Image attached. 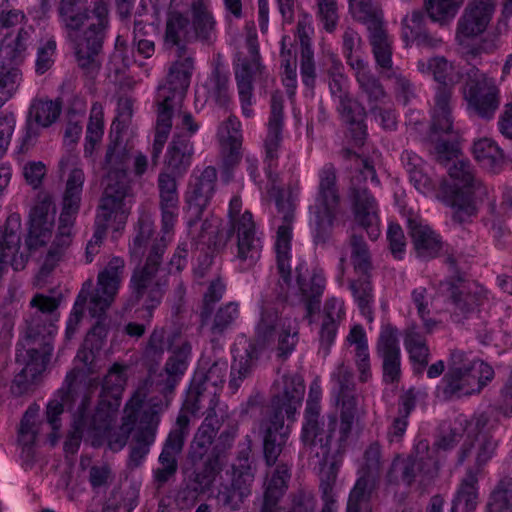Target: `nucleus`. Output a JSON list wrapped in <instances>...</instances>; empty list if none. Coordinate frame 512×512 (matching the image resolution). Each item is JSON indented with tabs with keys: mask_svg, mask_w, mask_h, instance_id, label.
I'll list each match as a JSON object with an SVG mask.
<instances>
[{
	"mask_svg": "<svg viewBox=\"0 0 512 512\" xmlns=\"http://www.w3.org/2000/svg\"><path fill=\"white\" fill-rule=\"evenodd\" d=\"M404 345L409 354V359L416 365L415 371L417 373L423 372L428 365L430 351L426 338L415 325L406 329Z\"/></svg>",
	"mask_w": 512,
	"mask_h": 512,
	"instance_id": "6e6d98bb",
	"label": "nucleus"
},
{
	"mask_svg": "<svg viewBox=\"0 0 512 512\" xmlns=\"http://www.w3.org/2000/svg\"><path fill=\"white\" fill-rule=\"evenodd\" d=\"M237 433L238 425L226 411L211 409L205 416L188 451V460L200 480L215 482L227 465Z\"/></svg>",
	"mask_w": 512,
	"mask_h": 512,
	"instance_id": "7ed1b4c3",
	"label": "nucleus"
},
{
	"mask_svg": "<svg viewBox=\"0 0 512 512\" xmlns=\"http://www.w3.org/2000/svg\"><path fill=\"white\" fill-rule=\"evenodd\" d=\"M270 415L284 416L294 420L297 409L301 406L305 385L298 374H283L278 377L271 389Z\"/></svg>",
	"mask_w": 512,
	"mask_h": 512,
	"instance_id": "dca6fc26",
	"label": "nucleus"
},
{
	"mask_svg": "<svg viewBox=\"0 0 512 512\" xmlns=\"http://www.w3.org/2000/svg\"><path fill=\"white\" fill-rule=\"evenodd\" d=\"M194 55L192 50L183 48L175 52L176 59L169 68L165 83L158 87L157 92L165 90L166 95L183 102L195 68Z\"/></svg>",
	"mask_w": 512,
	"mask_h": 512,
	"instance_id": "5701e85b",
	"label": "nucleus"
},
{
	"mask_svg": "<svg viewBox=\"0 0 512 512\" xmlns=\"http://www.w3.org/2000/svg\"><path fill=\"white\" fill-rule=\"evenodd\" d=\"M435 463L429 460L425 462L423 458H399L396 457L386 474V480L389 484H398L400 481L407 486H411L418 474H430Z\"/></svg>",
	"mask_w": 512,
	"mask_h": 512,
	"instance_id": "49530a36",
	"label": "nucleus"
},
{
	"mask_svg": "<svg viewBox=\"0 0 512 512\" xmlns=\"http://www.w3.org/2000/svg\"><path fill=\"white\" fill-rule=\"evenodd\" d=\"M6 55V52L0 55V109L14 97L23 80L22 63H16Z\"/></svg>",
	"mask_w": 512,
	"mask_h": 512,
	"instance_id": "09e8293b",
	"label": "nucleus"
},
{
	"mask_svg": "<svg viewBox=\"0 0 512 512\" xmlns=\"http://www.w3.org/2000/svg\"><path fill=\"white\" fill-rule=\"evenodd\" d=\"M375 352L382 362L383 381L386 384L398 383L401 378V350L397 328L390 324L382 326Z\"/></svg>",
	"mask_w": 512,
	"mask_h": 512,
	"instance_id": "4be33fe9",
	"label": "nucleus"
},
{
	"mask_svg": "<svg viewBox=\"0 0 512 512\" xmlns=\"http://www.w3.org/2000/svg\"><path fill=\"white\" fill-rule=\"evenodd\" d=\"M408 230L418 257L430 260L439 256L444 243L441 236L429 225L419 219L410 218Z\"/></svg>",
	"mask_w": 512,
	"mask_h": 512,
	"instance_id": "a19ab883",
	"label": "nucleus"
},
{
	"mask_svg": "<svg viewBox=\"0 0 512 512\" xmlns=\"http://www.w3.org/2000/svg\"><path fill=\"white\" fill-rule=\"evenodd\" d=\"M284 129V97L280 91H275L271 95L270 113L267 122V135L264 140L265 163L269 172L276 167L278 160V150L283 139Z\"/></svg>",
	"mask_w": 512,
	"mask_h": 512,
	"instance_id": "c85d7f7f",
	"label": "nucleus"
},
{
	"mask_svg": "<svg viewBox=\"0 0 512 512\" xmlns=\"http://www.w3.org/2000/svg\"><path fill=\"white\" fill-rule=\"evenodd\" d=\"M296 283L300 302L304 304L305 318L312 321V316L319 310L325 290L326 279L321 270H308L303 264L296 267Z\"/></svg>",
	"mask_w": 512,
	"mask_h": 512,
	"instance_id": "cd10ccee",
	"label": "nucleus"
},
{
	"mask_svg": "<svg viewBox=\"0 0 512 512\" xmlns=\"http://www.w3.org/2000/svg\"><path fill=\"white\" fill-rule=\"evenodd\" d=\"M369 32V42L377 65L381 69V73L385 76L393 70L392 62V40L388 35L385 26L376 28Z\"/></svg>",
	"mask_w": 512,
	"mask_h": 512,
	"instance_id": "5fc2aeb1",
	"label": "nucleus"
},
{
	"mask_svg": "<svg viewBox=\"0 0 512 512\" xmlns=\"http://www.w3.org/2000/svg\"><path fill=\"white\" fill-rule=\"evenodd\" d=\"M380 480L372 477L358 475L351 489L347 501V512H361L370 507V502L379 488Z\"/></svg>",
	"mask_w": 512,
	"mask_h": 512,
	"instance_id": "603ef678",
	"label": "nucleus"
},
{
	"mask_svg": "<svg viewBox=\"0 0 512 512\" xmlns=\"http://www.w3.org/2000/svg\"><path fill=\"white\" fill-rule=\"evenodd\" d=\"M171 240L156 237L148 247L145 261L134 268L130 281V296L125 310L141 305L144 319L150 321L154 310L161 304L168 287V275L163 268V258Z\"/></svg>",
	"mask_w": 512,
	"mask_h": 512,
	"instance_id": "39448f33",
	"label": "nucleus"
},
{
	"mask_svg": "<svg viewBox=\"0 0 512 512\" xmlns=\"http://www.w3.org/2000/svg\"><path fill=\"white\" fill-rule=\"evenodd\" d=\"M478 477L469 473L462 478L452 502V512L459 507H462L465 512L476 510L479 500Z\"/></svg>",
	"mask_w": 512,
	"mask_h": 512,
	"instance_id": "bf43d9fd",
	"label": "nucleus"
},
{
	"mask_svg": "<svg viewBox=\"0 0 512 512\" xmlns=\"http://www.w3.org/2000/svg\"><path fill=\"white\" fill-rule=\"evenodd\" d=\"M126 366L118 363L108 370L102 382L99 402L95 413H104L108 424L111 423V414L115 412L121 403L122 394L126 385Z\"/></svg>",
	"mask_w": 512,
	"mask_h": 512,
	"instance_id": "473e14b6",
	"label": "nucleus"
},
{
	"mask_svg": "<svg viewBox=\"0 0 512 512\" xmlns=\"http://www.w3.org/2000/svg\"><path fill=\"white\" fill-rule=\"evenodd\" d=\"M246 45L248 55L238 56V63L235 65L234 73L243 115L250 118L254 113L252 108L253 81L262 78L266 68L261 63L257 37L249 35Z\"/></svg>",
	"mask_w": 512,
	"mask_h": 512,
	"instance_id": "4468645a",
	"label": "nucleus"
},
{
	"mask_svg": "<svg viewBox=\"0 0 512 512\" xmlns=\"http://www.w3.org/2000/svg\"><path fill=\"white\" fill-rule=\"evenodd\" d=\"M492 0H473L469 2L457 22L456 40L460 45L482 35L494 14Z\"/></svg>",
	"mask_w": 512,
	"mask_h": 512,
	"instance_id": "6ab92c4d",
	"label": "nucleus"
},
{
	"mask_svg": "<svg viewBox=\"0 0 512 512\" xmlns=\"http://www.w3.org/2000/svg\"><path fill=\"white\" fill-rule=\"evenodd\" d=\"M217 180V171L214 167H206L200 176L196 177L194 182L189 185L187 201L190 210L196 217H200L215 192Z\"/></svg>",
	"mask_w": 512,
	"mask_h": 512,
	"instance_id": "37998d69",
	"label": "nucleus"
},
{
	"mask_svg": "<svg viewBox=\"0 0 512 512\" xmlns=\"http://www.w3.org/2000/svg\"><path fill=\"white\" fill-rule=\"evenodd\" d=\"M77 378L78 372L76 370H71L67 373L64 386L58 391V397L60 399H53L47 404L46 419L51 428L49 437L52 445H54L59 438L58 431L61 427L60 416L64 412V407L71 406L78 397V390L81 384L77 382Z\"/></svg>",
	"mask_w": 512,
	"mask_h": 512,
	"instance_id": "72a5a7b5",
	"label": "nucleus"
},
{
	"mask_svg": "<svg viewBox=\"0 0 512 512\" xmlns=\"http://www.w3.org/2000/svg\"><path fill=\"white\" fill-rule=\"evenodd\" d=\"M124 269V259L112 257L105 268L98 273L95 287L92 280H87L83 284L67 322L66 338L70 339L74 335L84 309L88 310L91 317L106 322V311L115 301L123 280Z\"/></svg>",
	"mask_w": 512,
	"mask_h": 512,
	"instance_id": "423d86ee",
	"label": "nucleus"
},
{
	"mask_svg": "<svg viewBox=\"0 0 512 512\" xmlns=\"http://www.w3.org/2000/svg\"><path fill=\"white\" fill-rule=\"evenodd\" d=\"M240 315L239 304L228 302L215 308L199 310L200 327L206 329L213 339L223 337L236 323Z\"/></svg>",
	"mask_w": 512,
	"mask_h": 512,
	"instance_id": "58836bf2",
	"label": "nucleus"
},
{
	"mask_svg": "<svg viewBox=\"0 0 512 512\" xmlns=\"http://www.w3.org/2000/svg\"><path fill=\"white\" fill-rule=\"evenodd\" d=\"M218 398L216 391L205 386V383L199 382L197 377L192 379L187 396L184 402V409L191 414L198 413L207 406L206 415L213 410H217Z\"/></svg>",
	"mask_w": 512,
	"mask_h": 512,
	"instance_id": "864d4df0",
	"label": "nucleus"
},
{
	"mask_svg": "<svg viewBox=\"0 0 512 512\" xmlns=\"http://www.w3.org/2000/svg\"><path fill=\"white\" fill-rule=\"evenodd\" d=\"M193 154L194 147L190 137L175 135L168 146L165 165L174 176H182L191 166Z\"/></svg>",
	"mask_w": 512,
	"mask_h": 512,
	"instance_id": "de8ad7c7",
	"label": "nucleus"
},
{
	"mask_svg": "<svg viewBox=\"0 0 512 512\" xmlns=\"http://www.w3.org/2000/svg\"><path fill=\"white\" fill-rule=\"evenodd\" d=\"M349 11L355 20L367 27L368 31L384 26L382 11L372 0H349Z\"/></svg>",
	"mask_w": 512,
	"mask_h": 512,
	"instance_id": "e2e57ef3",
	"label": "nucleus"
},
{
	"mask_svg": "<svg viewBox=\"0 0 512 512\" xmlns=\"http://www.w3.org/2000/svg\"><path fill=\"white\" fill-rule=\"evenodd\" d=\"M275 204L278 212L282 214L283 220V223L278 227L275 242L279 280L273 296H265L262 299L260 317L255 325L254 334L248 342V347L260 353H263L272 345L277 335L280 316L278 309L273 305V301L286 302L291 284V224L294 220V207L288 199H284L282 192L277 194Z\"/></svg>",
	"mask_w": 512,
	"mask_h": 512,
	"instance_id": "f03ea898",
	"label": "nucleus"
},
{
	"mask_svg": "<svg viewBox=\"0 0 512 512\" xmlns=\"http://www.w3.org/2000/svg\"><path fill=\"white\" fill-rule=\"evenodd\" d=\"M34 32V28L28 25L21 27L14 39L5 37L0 44V55L6 52L7 58L16 61V63H22L25 57V51Z\"/></svg>",
	"mask_w": 512,
	"mask_h": 512,
	"instance_id": "338daca9",
	"label": "nucleus"
},
{
	"mask_svg": "<svg viewBox=\"0 0 512 512\" xmlns=\"http://www.w3.org/2000/svg\"><path fill=\"white\" fill-rule=\"evenodd\" d=\"M253 481L254 474L249 466L235 469L231 484L221 486L217 493L218 504L233 511L239 510L251 494Z\"/></svg>",
	"mask_w": 512,
	"mask_h": 512,
	"instance_id": "4c0bfd02",
	"label": "nucleus"
},
{
	"mask_svg": "<svg viewBox=\"0 0 512 512\" xmlns=\"http://www.w3.org/2000/svg\"><path fill=\"white\" fill-rule=\"evenodd\" d=\"M370 277V273L359 274L357 279L349 281V289L354 300L356 301L361 313L366 317L371 316V306L374 302L373 286Z\"/></svg>",
	"mask_w": 512,
	"mask_h": 512,
	"instance_id": "774afa93",
	"label": "nucleus"
},
{
	"mask_svg": "<svg viewBox=\"0 0 512 512\" xmlns=\"http://www.w3.org/2000/svg\"><path fill=\"white\" fill-rule=\"evenodd\" d=\"M259 433L262 438L263 458L267 466L280 462L290 435L289 426L284 425V416L269 415L260 422Z\"/></svg>",
	"mask_w": 512,
	"mask_h": 512,
	"instance_id": "393cba45",
	"label": "nucleus"
},
{
	"mask_svg": "<svg viewBox=\"0 0 512 512\" xmlns=\"http://www.w3.org/2000/svg\"><path fill=\"white\" fill-rule=\"evenodd\" d=\"M85 2L61 0L58 13L78 68L94 77L102 66L103 46L110 26L109 8L106 0H91L82 10Z\"/></svg>",
	"mask_w": 512,
	"mask_h": 512,
	"instance_id": "f257e3e1",
	"label": "nucleus"
},
{
	"mask_svg": "<svg viewBox=\"0 0 512 512\" xmlns=\"http://www.w3.org/2000/svg\"><path fill=\"white\" fill-rule=\"evenodd\" d=\"M452 97L445 87L435 92L429 137L458 136L453 124Z\"/></svg>",
	"mask_w": 512,
	"mask_h": 512,
	"instance_id": "a18cd8bd",
	"label": "nucleus"
},
{
	"mask_svg": "<svg viewBox=\"0 0 512 512\" xmlns=\"http://www.w3.org/2000/svg\"><path fill=\"white\" fill-rule=\"evenodd\" d=\"M61 111L60 101L50 99L33 100L28 110L23 146L33 145L43 129L50 127L57 121Z\"/></svg>",
	"mask_w": 512,
	"mask_h": 512,
	"instance_id": "b1692460",
	"label": "nucleus"
},
{
	"mask_svg": "<svg viewBox=\"0 0 512 512\" xmlns=\"http://www.w3.org/2000/svg\"><path fill=\"white\" fill-rule=\"evenodd\" d=\"M54 332L55 328L51 323L42 325L36 318L28 322L27 339L33 346L27 350L28 361L25 366L33 374L40 375L45 371L53 351L52 339Z\"/></svg>",
	"mask_w": 512,
	"mask_h": 512,
	"instance_id": "aec40b11",
	"label": "nucleus"
},
{
	"mask_svg": "<svg viewBox=\"0 0 512 512\" xmlns=\"http://www.w3.org/2000/svg\"><path fill=\"white\" fill-rule=\"evenodd\" d=\"M494 376V369L489 364L471 359L463 351L454 350L448 371L442 379V397L444 400H454L478 394Z\"/></svg>",
	"mask_w": 512,
	"mask_h": 512,
	"instance_id": "6e6552de",
	"label": "nucleus"
},
{
	"mask_svg": "<svg viewBox=\"0 0 512 512\" xmlns=\"http://www.w3.org/2000/svg\"><path fill=\"white\" fill-rule=\"evenodd\" d=\"M81 194L69 191L64 192L58 232L47 253L43 269L51 271L70 246L72 242V228L80 209Z\"/></svg>",
	"mask_w": 512,
	"mask_h": 512,
	"instance_id": "2eb2a0df",
	"label": "nucleus"
},
{
	"mask_svg": "<svg viewBox=\"0 0 512 512\" xmlns=\"http://www.w3.org/2000/svg\"><path fill=\"white\" fill-rule=\"evenodd\" d=\"M463 98L469 110L487 120L493 118L500 104L499 89L494 80L476 67H471L466 73Z\"/></svg>",
	"mask_w": 512,
	"mask_h": 512,
	"instance_id": "ddd939ff",
	"label": "nucleus"
},
{
	"mask_svg": "<svg viewBox=\"0 0 512 512\" xmlns=\"http://www.w3.org/2000/svg\"><path fill=\"white\" fill-rule=\"evenodd\" d=\"M352 69L355 71L361 92L367 97L369 108L383 104L387 94L379 79L368 68L367 63L356 61L352 64Z\"/></svg>",
	"mask_w": 512,
	"mask_h": 512,
	"instance_id": "8fccbe9b",
	"label": "nucleus"
},
{
	"mask_svg": "<svg viewBox=\"0 0 512 512\" xmlns=\"http://www.w3.org/2000/svg\"><path fill=\"white\" fill-rule=\"evenodd\" d=\"M155 103L157 106V120L155 128V136L151 151V166L155 167L159 163V158L168 139L172 128V116L176 106L182 101L175 100L165 94V90L157 92Z\"/></svg>",
	"mask_w": 512,
	"mask_h": 512,
	"instance_id": "f704fd0d",
	"label": "nucleus"
},
{
	"mask_svg": "<svg viewBox=\"0 0 512 512\" xmlns=\"http://www.w3.org/2000/svg\"><path fill=\"white\" fill-rule=\"evenodd\" d=\"M153 382L142 381L124 407L121 431L132 433L128 467L138 468L150 452L155 442L161 414L167 410L165 399H146Z\"/></svg>",
	"mask_w": 512,
	"mask_h": 512,
	"instance_id": "20e7f679",
	"label": "nucleus"
},
{
	"mask_svg": "<svg viewBox=\"0 0 512 512\" xmlns=\"http://www.w3.org/2000/svg\"><path fill=\"white\" fill-rule=\"evenodd\" d=\"M473 154L482 166L494 172H498L504 163L503 151L489 138H482L474 142Z\"/></svg>",
	"mask_w": 512,
	"mask_h": 512,
	"instance_id": "0e129e2a",
	"label": "nucleus"
},
{
	"mask_svg": "<svg viewBox=\"0 0 512 512\" xmlns=\"http://www.w3.org/2000/svg\"><path fill=\"white\" fill-rule=\"evenodd\" d=\"M331 397L340 411L338 448L344 449L352 433L358 413V395L354 374L344 363L339 364L331 374Z\"/></svg>",
	"mask_w": 512,
	"mask_h": 512,
	"instance_id": "9b49d317",
	"label": "nucleus"
},
{
	"mask_svg": "<svg viewBox=\"0 0 512 512\" xmlns=\"http://www.w3.org/2000/svg\"><path fill=\"white\" fill-rule=\"evenodd\" d=\"M312 33L310 16L303 14L297 22L296 38L300 43V74L304 85L310 89H313L316 83V66L311 46Z\"/></svg>",
	"mask_w": 512,
	"mask_h": 512,
	"instance_id": "ea45409f",
	"label": "nucleus"
},
{
	"mask_svg": "<svg viewBox=\"0 0 512 512\" xmlns=\"http://www.w3.org/2000/svg\"><path fill=\"white\" fill-rule=\"evenodd\" d=\"M39 406L30 405L24 413L18 431V443L22 447L21 458L25 462H31L35 456L34 444L39 432L36 418L38 416Z\"/></svg>",
	"mask_w": 512,
	"mask_h": 512,
	"instance_id": "3c124183",
	"label": "nucleus"
},
{
	"mask_svg": "<svg viewBox=\"0 0 512 512\" xmlns=\"http://www.w3.org/2000/svg\"><path fill=\"white\" fill-rule=\"evenodd\" d=\"M191 351V344L186 340L172 349V353L165 363L164 373L159 375V379L155 383V391L158 394L149 399H165L167 408L169 407L172 394L188 368Z\"/></svg>",
	"mask_w": 512,
	"mask_h": 512,
	"instance_id": "a211bd4d",
	"label": "nucleus"
},
{
	"mask_svg": "<svg viewBox=\"0 0 512 512\" xmlns=\"http://www.w3.org/2000/svg\"><path fill=\"white\" fill-rule=\"evenodd\" d=\"M497 447L498 440L489 433L467 439L457 452L456 464L463 465L466 461L473 460V464L467 467L465 474L479 476L493 458Z\"/></svg>",
	"mask_w": 512,
	"mask_h": 512,
	"instance_id": "a878e982",
	"label": "nucleus"
},
{
	"mask_svg": "<svg viewBox=\"0 0 512 512\" xmlns=\"http://www.w3.org/2000/svg\"><path fill=\"white\" fill-rule=\"evenodd\" d=\"M194 38L189 17L179 10H168L164 44L175 52H179L182 48L190 50L187 45L193 42Z\"/></svg>",
	"mask_w": 512,
	"mask_h": 512,
	"instance_id": "79ce46f5",
	"label": "nucleus"
},
{
	"mask_svg": "<svg viewBox=\"0 0 512 512\" xmlns=\"http://www.w3.org/2000/svg\"><path fill=\"white\" fill-rule=\"evenodd\" d=\"M345 316V305L342 299L332 297L325 301L319 331L320 347L324 355L329 353L330 347L336 338L338 327Z\"/></svg>",
	"mask_w": 512,
	"mask_h": 512,
	"instance_id": "c03bdc74",
	"label": "nucleus"
},
{
	"mask_svg": "<svg viewBox=\"0 0 512 512\" xmlns=\"http://www.w3.org/2000/svg\"><path fill=\"white\" fill-rule=\"evenodd\" d=\"M450 299L454 304L452 318L460 322L470 313H473L485 300V292L475 283L465 282L457 276V282L450 285Z\"/></svg>",
	"mask_w": 512,
	"mask_h": 512,
	"instance_id": "c9c22d12",
	"label": "nucleus"
},
{
	"mask_svg": "<svg viewBox=\"0 0 512 512\" xmlns=\"http://www.w3.org/2000/svg\"><path fill=\"white\" fill-rule=\"evenodd\" d=\"M130 211L121 209V207H113L106 203H99L94 223V233L92 239L87 243L85 258L87 263H91L94 256L100 251V246L106 237L107 230L110 225H115L118 230L124 226Z\"/></svg>",
	"mask_w": 512,
	"mask_h": 512,
	"instance_id": "c756f323",
	"label": "nucleus"
},
{
	"mask_svg": "<svg viewBox=\"0 0 512 512\" xmlns=\"http://www.w3.org/2000/svg\"><path fill=\"white\" fill-rule=\"evenodd\" d=\"M291 479V467L280 461L267 472L263 483L260 512H282L281 500L286 494Z\"/></svg>",
	"mask_w": 512,
	"mask_h": 512,
	"instance_id": "2f4dec72",
	"label": "nucleus"
},
{
	"mask_svg": "<svg viewBox=\"0 0 512 512\" xmlns=\"http://www.w3.org/2000/svg\"><path fill=\"white\" fill-rule=\"evenodd\" d=\"M242 200L234 196L229 203L228 238H236L237 258L248 266L256 263L260 257L259 239L256 237V225L252 213L248 210L241 213Z\"/></svg>",
	"mask_w": 512,
	"mask_h": 512,
	"instance_id": "f8f14e48",
	"label": "nucleus"
},
{
	"mask_svg": "<svg viewBox=\"0 0 512 512\" xmlns=\"http://www.w3.org/2000/svg\"><path fill=\"white\" fill-rule=\"evenodd\" d=\"M341 155L355 163L349 186L354 220L366 231L371 240H377L380 236L379 209L369 189V183H379L376 171L368 159L362 158L350 149H343Z\"/></svg>",
	"mask_w": 512,
	"mask_h": 512,
	"instance_id": "0eeeda50",
	"label": "nucleus"
},
{
	"mask_svg": "<svg viewBox=\"0 0 512 512\" xmlns=\"http://www.w3.org/2000/svg\"><path fill=\"white\" fill-rule=\"evenodd\" d=\"M489 512H512V476H502L492 489L487 503Z\"/></svg>",
	"mask_w": 512,
	"mask_h": 512,
	"instance_id": "69168bd1",
	"label": "nucleus"
},
{
	"mask_svg": "<svg viewBox=\"0 0 512 512\" xmlns=\"http://www.w3.org/2000/svg\"><path fill=\"white\" fill-rule=\"evenodd\" d=\"M418 70L422 73H431L434 80L438 83L436 92L445 87L450 95L454 92V81L450 77L452 65L443 56L430 58L428 61H419Z\"/></svg>",
	"mask_w": 512,
	"mask_h": 512,
	"instance_id": "052dcab7",
	"label": "nucleus"
},
{
	"mask_svg": "<svg viewBox=\"0 0 512 512\" xmlns=\"http://www.w3.org/2000/svg\"><path fill=\"white\" fill-rule=\"evenodd\" d=\"M337 425V417L332 414L328 417V424L325 422L321 413L304 414V421L301 429V442L306 450L311 453L314 448L318 447L321 454L322 462H326L330 454L331 441Z\"/></svg>",
	"mask_w": 512,
	"mask_h": 512,
	"instance_id": "412c9836",
	"label": "nucleus"
},
{
	"mask_svg": "<svg viewBox=\"0 0 512 512\" xmlns=\"http://www.w3.org/2000/svg\"><path fill=\"white\" fill-rule=\"evenodd\" d=\"M104 134V113L100 102H94L90 110L89 121L86 130L84 156L91 157L96 147L100 144Z\"/></svg>",
	"mask_w": 512,
	"mask_h": 512,
	"instance_id": "680f3d73",
	"label": "nucleus"
},
{
	"mask_svg": "<svg viewBox=\"0 0 512 512\" xmlns=\"http://www.w3.org/2000/svg\"><path fill=\"white\" fill-rule=\"evenodd\" d=\"M90 402V396L88 394L83 395L81 404L73 418L72 431L64 442V450L68 453L74 454L78 451L85 433L93 437H99L110 427L104 413L100 412L92 415L89 413Z\"/></svg>",
	"mask_w": 512,
	"mask_h": 512,
	"instance_id": "f3484780",
	"label": "nucleus"
},
{
	"mask_svg": "<svg viewBox=\"0 0 512 512\" xmlns=\"http://www.w3.org/2000/svg\"><path fill=\"white\" fill-rule=\"evenodd\" d=\"M54 224V207L45 199L36 204L30 212V228L26 238L29 250H36L46 245L52 236Z\"/></svg>",
	"mask_w": 512,
	"mask_h": 512,
	"instance_id": "e433bc0d",
	"label": "nucleus"
},
{
	"mask_svg": "<svg viewBox=\"0 0 512 512\" xmlns=\"http://www.w3.org/2000/svg\"><path fill=\"white\" fill-rule=\"evenodd\" d=\"M157 186L161 210L160 237L171 240L179 212V196L175 176L171 172H161L158 175Z\"/></svg>",
	"mask_w": 512,
	"mask_h": 512,
	"instance_id": "bb28decb",
	"label": "nucleus"
},
{
	"mask_svg": "<svg viewBox=\"0 0 512 512\" xmlns=\"http://www.w3.org/2000/svg\"><path fill=\"white\" fill-rule=\"evenodd\" d=\"M130 151L118 137L110 142L106 149L104 169L107 170V184L99 203L131 210V186L127 170Z\"/></svg>",
	"mask_w": 512,
	"mask_h": 512,
	"instance_id": "9d476101",
	"label": "nucleus"
},
{
	"mask_svg": "<svg viewBox=\"0 0 512 512\" xmlns=\"http://www.w3.org/2000/svg\"><path fill=\"white\" fill-rule=\"evenodd\" d=\"M318 177L315 202L310 211L314 243L324 245L332 235L341 198L337 186V170L332 163H326L319 171Z\"/></svg>",
	"mask_w": 512,
	"mask_h": 512,
	"instance_id": "1a4fd4ad",
	"label": "nucleus"
},
{
	"mask_svg": "<svg viewBox=\"0 0 512 512\" xmlns=\"http://www.w3.org/2000/svg\"><path fill=\"white\" fill-rule=\"evenodd\" d=\"M108 333L107 323L97 320L87 333L81 348L77 352V359L86 366L93 363L96 354L102 349Z\"/></svg>",
	"mask_w": 512,
	"mask_h": 512,
	"instance_id": "13d9d810",
	"label": "nucleus"
},
{
	"mask_svg": "<svg viewBox=\"0 0 512 512\" xmlns=\"http://www.w3.org/2000/svg\"><path fill=\"white\" fill-rule=\"evenodd\" d=\"M192 11V32L195 40L208 42L215 32L216 21L203 0H196L191 5Z\"/></svg>",
	"mask_w": 512,
	"mask_h": 512,
	"instance_id": "4d7b16f0",
	"label": "nucleus"
},
{
	"mask_svg": "<svg viewBox=\"0 0 512 512\" xmlns=\"http://www.w3.org/2000/svg\"><path fill=\"white\" fill-rule=\"evenodd\" d=\"M482 187L443 185L444 202L452 209V220L457 224L472 222L478 214L476 192Z\"/></svg>",
	"mask_w": 512,
	"mask_h": 512,
	"instance_id": "7c9ffc66",
	"label": "nucleus"
}]
</instances>
